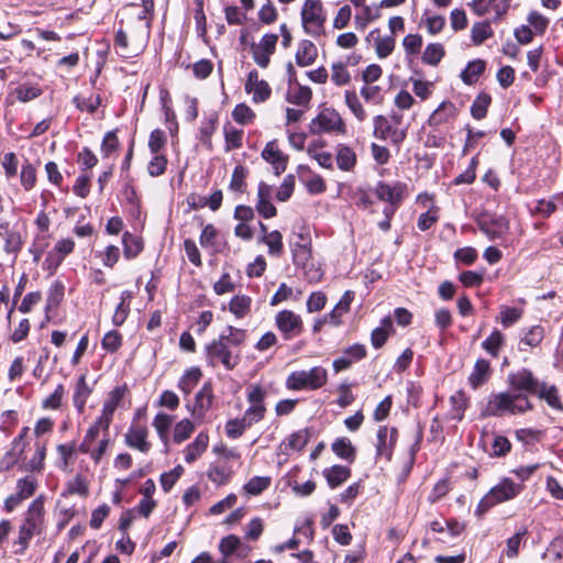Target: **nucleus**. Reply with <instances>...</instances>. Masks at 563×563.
Masks as SVG:
<instances>
[{
  "mask_svg": "<svg viewBox=\"0 0 563 563\" xmlns=\"http://www.w3.org/2000/svg\"><path fill=\"white\" fill-rule=\"evenodd\" d=\"M507 383L511 390L490 395L483 415L501 417L523 415L533 409L529 395H536L542 382L529 368H520L508 374Z\"/></svg>",
  "mask_w": 563,
  "mask_h": 563,
  "instance_id": "obj_1",
  "label": "nucleus"
},
{
  "mask_svg": "<svg viewBox=\"0 0 563 563\" xmlns=\"http://www.w3.org/2000/svg\"><path fill=\"white\" fill-rule=\"evenodd\" d=\"M245 340V330L227 327L224 332L206 345L207 363L213 367L221 364L227 371H232L241 362V346Z\"/></svg>",
  "mask_w": 563,
  "mask_h": 563,
  "instance_id": "obj_2",
  "label": "nucleus"
},
{
  "mask_svg": "<svg viewBox=\"0 0 563 563\" xmlns=\"http://www.w3.org/2000/svg\"><path fill=\"white\" fill-rule=\"evenodd\" d=\"M153 7L152 0L144 1L143 9L136 14L134 23L129 24L126 30H118L114 44L120 56L129 58L144 51L151 33L150 15Z\"/></svg>",
  "mask_w": 563,
  "mask_h": 563,
  "instance_id": "obj_3",
  "label": "nucleus"
},
{
  "mask_svg": "<svg viewBox=\"0 0 563 563\" xmlns=\"http://www.w3.org/2000/svg\"><path fill=\"white\" fill-rule=\"evenodd\" d=\"M45 496H37L24 511L19 525L18 536L12 542L14 554H24L31 540L46 530Z\"/></svg>",
  "mask_w": 563,
  "mask_h": 563,
  "instance_id": "obj_4",
  "label": "nucleus"
},
{
  "mask_svg": "<svg viewBox=\"0 0 563 563\" xmlns=\"http://www.w3.org/2000/svg\"><path fill=\"white\" fill-rule=\"evenodd\" d=\"M328 372L321 366H314L309 371H296L286 378V387L289 390H316L325 385Z\"/></svg>",
  "mask_w": 563,
  "mask_h": 563,
  "instance_id": "obj_5",
  "label": "nucleus"
},
{
  "mask_svg": "<svg viewBox=\"0 0 563 563\" xmlns=\"http://www.w3.org/2000/svg\"><path fill=\"white\" fill-rule=\"evenodd\" d=\"M300 14L302 27L307 34L313 37L324 34L327 14L320 0H306Z\"/></svg>",
  "mask_w": 563,
  "mask_h": 563,
  "instance_id": "obj_6",
  "label": "nucleus"
},
{
  "mask_svg": "<svg viewBox=\"0 0 563 563\" xmlns=\"http://www.w3.org/2000/svg\"><path fill=\"white\" fill-rule=\"evenodd\" d=\"M521 492V486L509 478H504L494 486L478 503L477 514L487 512L492 507L514 499Z\"/></svg>",
  "mask_w": 563,
  "mask_h": 563,
  "instance_id": "obj_7",
  "label": "nucleus"
},
{
  "mask_svg": "<svg viewBox=\"0 0 563 563\" xmlns=\"http://www.w3.org/2000/svg\"><path fill=\"white\" fill-rule=\"evenodd\" d=\"M309 131L313 135L319 134H344L345 123L341 114L333 108L322 109L309 124Z\"/></svg>",
  "mask_w": 563,
  "mask_h": 563,
  "instance_id": "obj_8",
  "label": "nucleus"
},
{
  "mask_svg": "<svg viewBox=\"0 0 563 563\" xmlns=\"http://www.w3.org/2000/svg\"><path fill=\"white\" fill-rule=\"evenodd\" d=\"M266 396L267 390L258 384H252L246 388L249 407L243 417L247 419L252 426L264 419L266 412L264 400Z\"/></svg>",
  "mask_w": 563,
  "mask_h": 563,
  "instance_id": "obj_9",
  "label": "nucleus"
},
{
  "mask_svg": "<svg viewBox=\"0 0 563 563\" xmlns=\"http://www.w3.org/2000/svg\"><path fill=\"white\" fill-rule=\"evenodd\" d=\"M277 42V34L266 33L258 42L251 44L252 58L258 67L265 69L269 66L271 57L276 51Z\"/></svg>",
  "mask_w": 563,
  "mask_h": 563,
  "instance_id": "obj_10",
  "label": "nucleus"
},
{
  "mask_svg": "<svg viewBox=\"0 0 563 563\" xmlns=\"http://www.w3.org/2000/svg\"><path fill=\"white\" fill-rule=\"evenodd\" d=\"M374 130L373 134L379 140H389L393 144L399 145L406 139V130L398 129L386 117L379 114L373 120Z\"/></svg>",
  "mask_w": 563,
  "mask_h": 563,
  "instance_id": "obj_11",
  "label": "nucleus"
},
{
  "mask_svg": "<svg viewBox=\"0 0 563 563\" xmlns=\"http://www.w3.org/2000/svg\"><path fill=\"white\" fill-rule=\"evenodd\" d=\"M275 324L285 340L299 335L303 330L302 319L291 310H282L275 317Z\"/></svg>",
  "mask_w": 563,
  "mask_h": 563,
  "instance_id": "obj_12",
  "label": "nucleus"
},
{
  "mask_svg": "<svg viewBox=\"0 0 563 563\" xmlns=\"http://www.w3.org/2000/svg\"><path fill=\"white\" fill-rule=\"evenodd\" d=\"M245 91L252 95L254 103H262L269 99L272 89L268 82L260 78L258 71L253 69L249 73L245 81Z\"/></svg>",
  "mask_w": 563,
  "mask_h": 563,
  "instance_id": "obj_13",
  "label": "nucleus"
},
{
  "mask_svg": "<svg viewBox=\"0 0 563 563\" xmlns=\"http://www.w3.org/2000/svg\"><path fill=\"white\" fill-rule=\"evenodd\" d=\"M75 242L71 239H62L47 253L44 266L48 271H56L64 258L74 251Z\"/></svg>",
  "mask_w": 563,
  "mask_h": 563,
  "instance_id": "obj_14",
  "label": "nucleus"
},
{
  "mask_svg": "<svg viewBox=\"0 0 563 563\" xmlns=\"http://www.w3.org/2000/svg\"><path fill=\"white\" fill-rule=\"evenodd\" d=\"M148 429L142 424H132L124 435L125 444L142 453H147L152 444L147 441Z\"/></svg>",
  "mask_w": 563,
  "mask_h": 563,
  "instance_id": "obj_15",
  "label": "nucleus"
},
{
  "mask_svg": "<svg viewBox=\"0 0 563 563\" xmlns=\"http://www.w3.org/2000/svg\"><path fill=\"white\" fill-rule=\"evenodd\" d=\"M212 388L210 384H205L195 396V404L187 406L195 420L201 421L212 405Z\"/></svg>",
  "mask_w": 563,
  "mask_h": 563,
  "instance_id": "obj_16",
  "label": "nucleus"
},
{
  "mask_svg": "<svg viewBox=\"0 0 563 563\" xmlns=\"http://www.w3.org/2000/svg\"><path fill=\"white\" fill-rule=\"evenodd\" d=\"M273 192V187L268 184L264 181L258 184L257 200L255 207L257 212L265 219H271L277 213L275 206L272 203Z\"/></svg>",
  "mask_w": 563,
  "mask_h": 563,
  "instance_id": "obj_17",
  "label": "nucleus"
},
{
  "mask_svg": "<svg viewBox=\"0 0 563 563\" xmlns=\"http://www.w3.org/2000/svg\"><path fill=\"white\" fill-rule=\"evenodd\" d=\"M262 157L273 166L276 175H280L287 168L288 155L279 150L276 141H271L265 145Z\"/></svg>",
  "mask_w": 563,
  "mask_h": 563,
  "instance_id": "obj_18",
  "label": "nucleus"
},
{
  "mask_svg": "<svg viewBox=\"0 0 563 563\" xmlns=\"http://www.w3.org/2000/svg\"><path fill=\"white\" fill-rule=\"evenodd\" d=\"M481 231L490 240L505 236L509 231V222L505 217L494 216L488 219H482L478 222Z\"/></svg>",
  "mask_w": 563,
  "mask_h": 563,
  "instance_id": "obj_19",
  "label": "nucleus"
},
{
  "mask_svg": "<svg viewBox=\"0 0 563 563\" xmlns=\"http://www.w3.org/2000/svg\"><path fill=\"white\" fill-rule=\"evenodd\" d=\"M470 7L478 16L494 12L496 18H500L507 13L510 7V0H473Z\"/></svg>",
  "mask_w": 563,
  "mask_h": 563,
  "instance_id": "obj_20",
  "label": "nucleus"
},
{
  "mask_svg": "<svg viewBox=\"0 0 563 563\" xmlns=\"http://www.w3.org/2000/svg\"><path fill=\"white\" fill-rule=\"evenodd\" d=\"M376 452L377 455L390 459L391 451L396 442L397 431L396 429H388L387 427H380L377 431Z\"/></svg>",
  "mask_w": 563,
  "mask_h": 563,
  "instance_id": "obj_21",
  "label": "nucleus"
},
{
  "mask_svg": "<svg viewBox=\"0 0 563 563\" xmlns=\"http://www.w3.org/2000/svg\"><path fill=\"white\" fill-rule=\"evenodd\" d=\"M125 391H126L125 386H118L109 393L108 399L104 401L102 411L100 415L102 417L103 424L112 422L113 413H114L115 409L120 406Z\"/></svg>",
  "mask_w": 563,
  "mask_h": 563,
  "instance_id": "obj_22",
  "label": "nucleus"
},
{
  "mask_svg": "<svg viewBox=\"0 0 563 563\" xmlns=\"http://www.w3.org/2000/svg\"><path fill=\"white\" fill-rule=\"evenodd\" d=\"M291 253L294 264L297 267L306 264L307 261L312 258L310 238L302 233L298 234V241L291 244Z\"/></svg>",
  "mask_w": 563,
  "mask_h": 563,
  "instance_id": "obj_23",
  "label": "nucleus"
},
{
  "mask_svg": "<svg viewBox=\"0 0 563 563\" xmlns=\"http://www.w3.org/2000/svg\"><path fill=\"white\" fill-rule=\"evenodd\" d=\"M209 444V437L205 432H200L184 450V460L186 463L191 464L196 462L207 450Z\"/></svg>",
  "mask_w": 563,
  "mask_h": 563,
  "instance_id": "obj_24",
  "label": "nucleus"
},
{
  "mask_svg": "<svg viewBox=\"0 0 563 563\" xmlns=\"http://www.w3.org/2000/svg\"><path fill=\"white\" fill-rule=\"evenodd\" d=\"M317 57V46L309 40H301L295 55L297 65L300 67L310 66L316 62Z\"/></svg>",
  "mask_w": 563,
  "mask_h": 563,
  "instance_id": "obj_25",
  "label": "nucleus"
},
{
  "mask_svg": "<svg viewBox=\"0 0 563 563\" xmlns=\"http://www.w3.org/2000/svg\"><path fill=\"white\" fill-rule=\"evenodd\" d=\"M110 424L111 423L103 424L102 417L100 416L87 430L86 435L84 437V440L79 445V451L89 452L90 444H93L96 439L99 437L100 432L103 433V437H108Z\"/></svg>",
  "mask_w": 563,
  "mask_h": 563,
  "instance_id": "obj_26",
  "label": "nucleus"
},
{
  "mask_svg": "<svg viewBox=\"0 0 563 563\" xmlns=\"http://www.w3.org/2000/svg\"><path fill=\"white\" fill-rule=\"evenodd\" d=\"M394 333V325L390 317L382 320L380 325L371 333V343L375 349H380Z\"/></svg>",
  "mask_w": 563,
  "mask_h": 563,
  "instance_id": "obj_27",
  "label": "nucleus"
},
{
  "mask_svg": "<svg viewBox=\"0 0 563 563\" xmlns=\"http://www.w3.org/2000/svg\"><path fill=\"white\" fill-rule=\"evenodd\" d=\"M335 158L338 168L343 172H350L356 165V154L354 150L344 144H339L335 147Z\"/></svg>",
  "mask_w": 563,
  "mask_h": 563,
  "instance_id": "obj_28",
  "label": "nucleus"
},
{
  "mask_svg": "<svg viewBox=\"0 0 563 563\" xmlns=\"http://www.w3.org/2000/svg\"><path fill=\"white\" fill-rule=\"evenodd\" d=\"M310 440V432L308 429H300L291 433L280 444L282 450L287 453L291 451H301Z\"/></svg>",
  "mask_w": 563,
  "mask_h": 563,
  "instance_id": "obj_29",
  "label": "nucleus"
},
{
  "mask_svg": "<svg viewBox=\"0 0 563 563\" xmlns=\"http://www.w3.org/2000/svg\"><path fill=\"white\" fill-rule=\"evenodd\" d=\"M489 362L484 358H479L476 361L473 372L468 376V383L473 387V389H477L479 386L487 382V379L489 378Z\"/></svg>",
  "mask_w": 563,
  "mask_h": 563,
  "instance_id": "obj_30",
  "label": "nucleus"
},
{
  "mask_svg": "<svg viewBox=\"0 0 563 563\" xmlns=\"http://www.w3.org/2000/svg\"><path fill=\"white\" fill-rule=\"evenodd\" d=\"M351 475V470L343 465H333L323 470V476L331 488L342 485Z\"/></svg>",
  "mask_w": 563,
  "mask_h": 563,
  "instance_id": "obj_31",
  "label": "nucleus"
},
{
  "mask_svg": "<svg viewBox=\"0 0 563 563\" xmlns=\"http://www.w3.org/2000/svg\"><path fill=\"white\" fill-rule=\"evenodd\" d=\"M252 298L250 296L239 294L229 302V311L236 318L243 319L251 312Z\"/></svg>",
  "mask_w": 563,
  "mask_h": 563,
  "instance_id": "obj_32",
  "label": "nucleus"
},
{
  "mask_svg": "<svg viewBox=\"0 0 563 563\" xmlns=\"http://www.w3.org/2000/svg\"><path fill=\"white\" fill-rule=\"evenodd\" d=\"M333 453L347 462H353L356 456V449L353 446L350 439L342 437L338 438L331 445Z\"/></svg>",
  "mask_w": 563,
  "mask_h": 563,
  "instance_id": "obj_33",
  "label": "nucleus"
},
{
  "mask_svg": "<svg viewBox=\"0 0 563 563\" xmlns=\"http://www.w3.org/2000/svg\"><path fill=\"white\" fill-rule=\"evenodd\" d=\"M376 195L383 201L397 205L402 199V187L400 185L389 186L387 184H378Z\"/></svg>",
  "mask_w": 563,
  "mask_h": 563,
  "instance_id": "obj_34",
  "label": "nucleus"
},
{
  "mask_svg": "<svg viewBox=\"0 0 563 563\" xmlns=\"http://www.w3.org/2000/svg\"><path fill=\"white\" fill-rule=\"evenodd\" d=\"M538 397L543 399L551 408L563 410V404L559 397V391L555 386H549L547 383H541L540 389L537 391Z\"/></svg>",
  "mask_w": 563,
  "mask_h": 563,
  "instance_id": "obj_35",
  "label": "nucleus"
},
{
  "mask_svg": "<svg viewBox=\"0 0 563 563\" xmlns=\"http://www.w3.org/2000/svg\"><path fill=\"white\" fill-rule=\"evenodd\" d=\"M420 25H423L430 35H437L444 29L445 18L430 11H424Z\"/></svg>",
  "mask_w": 563,
  "mask_h": 563,
  "instance_id": "obj_36",
  "label": "nucleus"
},
{
  "mask_svg": "<svg viewBox=\"0 0 563 563\" xmlns=\"http://www.w3.org/2000/svg\"><path fill=\"white\" fill-rule=\"evenodd\" d=\"M202 376L198 367H191L185 372L178 382V388L187 396L198 385Z\"/></svg>",
  "mask_w": 563,
  "mask_h": 563,
  "instance_id": "obj_37",
  "label": "nucleus"
},
{
  "mask_svg": "<svg viewBox=\"0 0 563 563\" xmlns=\"http://www.w3.org/2000/svg\"><path fill=\"white\" fill-rule=\"evenodd\" d=\"M91 394L90 387L87 385L86 377L82 375L78 378L76 388L74 391L73 400L74 406L79 412H82L86 406V401Z\"/></svg>",
  "mask_w": 563,
  "mask_h": 563,
  "instance_id": "obj_38",
  "label": "nucleus"
},
{
  "mask_svg": "<svg viewBox=\"0 0 563 563\" xmlns=\"http://www.w3.org/2000/svg\"><path fill=\"white\" fill-rule=\"evenodd\" d=\"M35 452L32 459L26 463L25 470L30 472H41L45 465L46 443L36 441L34 443Z\"/></svg>",
  "mask_w": 563,
  "mask_h": 563,
  "instance_id": "obj_39",
  "label": "nucleus"
},
{
  "mask_svg": "<svg viewBox=\"0 0 563 563\" xmlns=\"http://www.w3.org/2000/svg\"><path fill=\"white\" fill-rule=\"evenodd\" d=\"M123 253L125 258L136 257L143 250V242L140 238L134 236L130 232H124L122 236Z\"/></svg>",
  "mask_w": 563,
  "mask_h": 563,
  "instance_id": "obj_40",
  "label": "nucleus"
},
{
  "mask_svg": "<svg viewBox=\"0 0 563 563\" xmlns=\"http://www.w3.org/2000/svg\"><path fill=\"white\" fill-rule=\"evenodd\" d=\"M344 101L350 111L354 114L357 121L363 122L367 118V113L363 108L357 93L354 90H345Z\"/></svg>",
  "mask_w": 563,
  "mask_h": 563,
  "instance_id": "obj_41",
  "label": "nucleus"
},
{
  "mask_svg": "<svg viewBox=\"0 0 563 563\" xmlns=\"http://www.w3.org/2000/svg\"><path fill=\"white\" fill-rule=\"evenodd\" d=\"M486 64L482 59H475L467 64L466 68L462 71L461 78L467 85H473L477 81L479 76L484 73Z\"/></svg>",
  "mask_w": 563,
  "mask_h": 563,
  "instance_id": "obj_42",
  "label": "nucleus"
},
{
  "mask_svg": "<svg viewBox=\"0 0 563 563\" xmlns=\"http://www.w3.org/2000/svg\"><path fill=\"white\" fill-rule=\"evenodd\" d=\"M505 343L504 334L495 329L489 336L483 341L482 347L493 357H497L499 355L500 349Z\"/></svg>",
  "mask_w": 563,
  "mask_h": 563,
  "instance_id": "obj_43",
  "label": "nucleus"
},
{
  "mask_svg": "<svg viewBox=\"0 0 563 563\" xmlns=\"http://www.w3.org/2000/svg\"><path fill=\"white\" fill-rule=\"evenodd\" d=\"M493 35V29L487 21L476 22L472 26L471 37L475 45H481Z\"/></svg>",
  "mask_w": 563,
  "mask_h": 563,
  "instance_id": "obj_44",
  "label": "nucleus"
},
{
  "mask_svg": "<svg viewBox=\"0 0 563 563\" xmlns=\"http://www.w3.org/2000/svg\"><path fill=\"white\" fill-rule=\"evenodd\" d=\"M454 112V104L450 101H444L432 112V114L429 118V123L431 125L441 124L449 118L453 117Z\"/></svg>",
  "mask_w": 563,
  "mask_h": 563,
  "instance_id": "obj_45",
  "label": "nucleus"
},
{
  "mask_svg": "<svg viewBox=\"0 0 563 563\" xmlns=\"http://www.w3.org/2000/svg\"><path fill=\"white\" fill-rule=\"evenodd\" d=\"M445 51L442 44L431 43L426 46L422 60L427 65L437 66L444 57Z\"/></svg>",
  "mask_w": 563,
  "mask_h": 563,
  "instance_id": "obj_46",
  "label": "nucleus"
},
{
  "mask_svg": "<svg viewBox=\"0 0 563 563\" xmlns=\"http://www.w3.org/2000/svg\"><path fill=\"white\" fill-rule=\"evenodd\" d=\"M231 474H233V472L230 467L219 464L211 465L207 473L208 478L218 486L225 485Z\"/></svg>",
  "mask_w": 563,
  "mask_h": 563,
  "instance_id": "obj_47",
  "label": "nucleus"
},
{
  "mask_svg": "<svg viewBox=\"0 0 563 563\" xmlns=\"http://www.w3.org/2000/svg\"><path fill=\"white\" fill-rule=\"evenodd\" d=\"M522 317V309L516 307L503 306L500 308L497 321L501 323L504 328H509L519 321Z\"/></svg>",
  "mask_w": 563,
  "mask_h": 563,
  "instance_id": "obj_48",
  "label": "nucleus"
},
{
  "mask_svg": "<svg viewBox=\"0 0 563 563\" xmlns=\"http://www.w3.org/2000/svg\"><path fill=\"white\" fill-rule=\"evenodd\" d=\"M263 242L268 246V254L280 256L284 250L282 233L277 230L264 234Z\"/></svg>",
  "mask_w": 563,
  "mask_h": 563,
  "instance_id": "obj_49",
  "label": "nucleus"
},
{
  "mask_svg": "<svg viewBox=\"0 0 563 563\" xmlns=\"http://www.w3.org/2000/svg\"><path fill=\"white\" fill-rule=\"evenodd\" d=\"M251 427V422L244 417L231 419L225 423V433L231 439H238Z\"/></svg>",
  "mask_w": 563,
  "mask_h": 563,
  "instance_id": "obj_50",
  "label": "nucleus"
},
{
  "mask_svg": "<svg viewBox=\"0 0 563 563\" xmlns=\"http://www.w3.org/2000/svg\"><path fill=\"white\" fill-rule=\"evenodd\" d=\"M37 486V481L34 477L27 475L18 479L15 492L19 494V496H22V498L27 499L35 494Z\"/></svg>",
  "mask_w": 563,
  "mask_h": 563,
  "instance_id": "obj_51",
  "label": "nucleus"
},
{
  "mask_svg": "<svg viewBox=\"0 0 563 563\" xmlns=\"http://www.w3.org/2000/svg\"><path fill=\"white\" fill-rule=\"evenodd\" d=\"M331 80L336 86H345L351 81V74L347 70L346 64H343V62L332 64Z\"/></svg>",
  "mask_w": 563,
  "mask_h": 563,
  "instance_id": "obj_52",
  "label": "nucleus"
},
{
  "mask_svg": "<svg viewBox=\"0 0 563 563\" xmlns=\"http://www.w3.org/2000/svg\"><path fill=\"white\" fill-rule=\"evenodd\" d=\"M243 135V130H239L232 125H225V150L229 152L231 150L240 148L242 146Z\"/></svg>",
  "mask_w": 563,
  "mask_h": 563,
  "instance_id": "obj_53",
  "label": "nucleus"
},
{
  "mask_svg": "<svg viewBox=\"0 0 563 563\" xmlns=\"http://www.w3.org/2000/svg\"><path fill=\"white\" fill-rule=\"evenodd\" d=\"M271 482L272 479L268 476H254L244 485L243 488L246 494L256 496L267 489Z\"/></svg>",
  "mask_w": 563,
  "mask_h": 563,
  "instance_id": "obj_54",
  "label": "nucleus"
},
{
  "mask_svg": "<svg viewBox=\"0 0 563 563\" xmlns=\"http://www.w3.org/2000/svg\"><path fill=\"white\" fill-rule=\"evenodd\" d=\"M528 534L527 527H521L518 531L507 540L506 555L514 559L518 555L522 540Z\"/></svg>",
  "mask_w": 563,
  "mask_h": 563,
  "instance_id": "obj_55",
  "label": "nucleus"
},
{
  "mask_svg": "<svg viewBox=\"0 0 563 563\" xmlns=\"http://www.w3.org/2000/svg\"><path fill=\"white\" fill-rule=\"evenodd\" d=\"M16 99L21 102H29L42 95V89L34 85L22 84L14 90Z\"/></svg>",
  "mask_w": 563,
  "mask_h": 563,
  "instance_id": "obj_56",
  "label": "nucleus"
},
{
  "mask_svg": "<svg viewBox=\"0 0 563 563\" xmlns=\"http://www.w3.org/2000/svg\"><path fill=\"white\" fill-rule=\"evenodd\" d=\"M543 558L548 563H563V538L554 539L547 549Z\"/></svg>",
  "mask_w": 563,
  "mask_h": 563,
  "instance_id": "obj_57",
  "label": "nucleus"
},
{
  "mask_svg": "<svg viewBox=\"0 0 563 563\" xmlns=\"http://www.w3.org/2000/svg\"><path fill=\"white\" fill-rule=\"evenodd\" d=\"M64 396L65 387L63 384H59L49 396L43 399L42 408L46 410H56L60 408Z\"/></svg>",
  "mask_w": 563,
  "mask_h": 563,
  "instance_id": "obj_58",
  "label": "nucleus"
},
{
  "mask_svg": "<svg viewBox=\"0 0 563 563\" xmlns=\"http://www.w3.org/2000/svg\"><path fill=\"white\" fill-rule=\"evenodd\" d=\"M232 118L235 122L245 125L254 121L255 112L247 104L239 103L232 111Z\"/></svg>",
  "mask_w": 563,
  "mask_h": 563,
  "instance_id": "obj_59",
  "label": "nucleus"
},
{
  "mask_svg": "<svg viewBox=\"0 0 563 563\" xmlns=\"http://www.w3.org/2000/svg\"><path fill=\"white\" fill-rule=\"evenodd\" d=\"M396 40L393 35L380 37L375 40V52L379 58L388 57L395 48Z\"/></svg>",
  "mask_w": 563,
  "mask_h": 563,
  "instance_id": "obj_60",
  "label": "nucleus"
},
{
  "mask_svg": "<svg viewBox=\"0 0 563 563\" xmlns=\"http://www.w3.org/2000/svg\"><path fill=\"white\" fill-rule=\"evenodd\" d=\"M490 97L487 93H482L477 96L475 101L471 107V113L474 119L481 120L486 117L487 109L490 104Z\"/></svg>",
  "mask_w": 563,
  "mask_h": 563,
  "instance_id": "obj_61",
  "label": "nucleus"
},
{
  "mask_svg": "<svg viewBox=\"0 0 563 563\" xmlns=\"http://www.w3.org/2000/svg\"><path fill=\"white\" fill-rule=\"evenodd\" d=\"M311 96L310 88L299 86L297 89L288 92L287 101L297 106H306L310 102Z\"/></svg>",
  "mask_w": 563,
  "mask_h": 563,
  "instance_id": "obj_62",
  "label": "nucleus"
},
{
  "mask_svg": "<svg viewBox=\"0 0 563 563\" xmlns=\"http://www.w3.org/2000/svg\"><path fill=\"white\" fill-rule=\"evenodd\" d=\"M195 426L189 419L180 420L174 429V441L176 443H181L187 440L190 434L194 432Z\"/></svg>",
  "mask_w": 563,
  "mask_h": 563,
  "instance_id": "obj_63",
  "label": "nucleus"
},
{
  "mask_svg": "<svg viewBox=\"0 0 563 563\" xmlns=\"http://www.w3.org/2000/svg\"><path fill=\"white\" fill-rule=\"evenodd\" d=\"M527 21L536 35H542L549 25V19L538 11H531L527 16Z\"/></svg>",
  "mask_w": 563,
  "mask_h": 563,
  "instance_id": "obj_64",
  "label": "nucleus"
}]
</instances>
